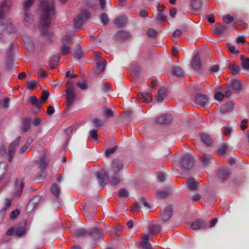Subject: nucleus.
Wrapping results in <instances>:
<instances>
[{"label":"nucleus","instance_id":"nucleus-1","mask_svg":"<svg viewBox=\"0 0 249 249\" xmlns=\"http://www.w3.org/2000/svg\"><path fill=\"white\" fill-rule=\"evenodd\" d=\"M40 25L43 27L48 26L51 19L55 13L53 0H42L40 4Z\"/></svg>","mask_w":249,"mask_h":249},{"label":"nucleus","instance_id":"nucleus-2","mask_svg":"<svg viewBox=\"0 0 249 249\" xmlns=\"http://www.w3.org/2000/svg\"><path fill=\"white\" fill-rule=\"evenodd\" d=\"M65 96L67 103L70 106L76 98V92L74 88V84L72 82H67V88L65 91Z\"/></svg>","mask_w":249,"mask_h":249},{"label":"nucleus","instance_id":"nucleus-3","mask_svg":"<svg viewBox=\"0 0 249 249\" xmlns=\"http://www.w3.org/2000/svg\"><path fill=\"white\" fill-rule=\"evenodd\" d=\"M90 16V13L86 9H82L81 12L74 19V24L76 28H80L83 23Z\"/></svg>","mask_w":249,"mask_h":249},{"label":"nucleus","instance_id":"nucleus-4","mask_svg":"<svg viewBox=\"0 0 249 249\" xmlns=\"http://www.w3.org/2000/svg\"><path fill=\"white\" fill-rule=\"evenodd\" d=\"M194 163V158L191 155L185 154L182 156L180 161L181 167L182 168L189 169L193 166Z\"/></svg>","mask_w":249,"mask_h":249},{"label":"nucleus","instance_id":"nucleus-5","mask_svg":"<svg viewBox=\"0 0 249 249\" xmlns=\"http://www.w3.org/2000/svg\"><path fill=\"white\" fill-rule=\"evenodd\" d=\"M123 167L124 164L122 160L117 159L113 160L111 164V169L109 174L112 175V173H113L114 175H117L123 168Z\"/></svg>","mask_w":249,"mask_h":249},{"label":"nucleus","instance_id":"nucleus-6","mask_svg":"<svg viewBox=\"0 0 249 249\" xmlns=\"http://www.w3.org/2000/svg\"><path fill=\"white\" fill-rule=\"evenodd\" d=\"M93 231H96L98 232V237H99L101 236V233L99 232L95 228L90 229L89 230H87L84 228H81L76 230L74 232L73 234L77 237H80V236H85L87 234H92L93 233Z\"/></svg>","mask_w":249,"mask_h":249},{"label":"nucleus","instance_id":"nucleus-7","mask_svg":"<svg viewBox=\"0 0 249 249\" xmlns=\"http://www.w3.org/2000/svg\"><path fill=\"white\" fill-rule=\"evenodd\" d=\"M13 55L12 48V47H10L6 52V59L5 61L6 68L8 71H11L13 68L14 60Z\"/></svg>","mask_w":249,"mask_h":249},{"label":"nucleus","instance_id":"nucleus-8","mask_svg":"<svg viewBox=\"0 0 249 249\" xmlns=\"http://www.w3.org/2000/svg\"><path fill=\"white\" fill-rule=\"evenodd\" d=\"M99 183L101 186L105 185L107 181L109 175L104 170L97 172L95 174Z\"/></svg>","mask_w":249,"mask_h":249},{"label":"nucleus","instance_id":"nucleus-9","mask_svg":"<svg viewBox=\"0 0 249 249\" xmlns=\"http://www.w3.org/2000/svg\"><path fill=\"white\" fill-rule=\"evenodd\" d=\"M195 101L196 105L200 107H204L208 102L206 95L202 94H196L195 97Z\"/></svg>","mask_w":249,"mask_h":249},{"label":"nucleus","instance_id":"nucleus-10","mask_svg":"<svg viewBox=\"0 0 249 249\" xmlns=\"http://www.w3.org/2000/svg\"><path fill=\"white\" fill-rule=\"evenodd\" d=\"M173 212V207L168 205L165 207L161 213V218L164 221H168L171 217Z\"/></svg>","mask_w":249,"mask_h":249},{"label":"nucleus","instance_id":"nucleus-11","mask_svg":"<svg viewBox=\"0 0 249 249\" xmlns=\"http://www.w3.org/2000/svg\"><path fill=\"white\" fill-rule=\"evenodd\" d=\"M21 139V138L20 137H18L9 145L8 154L9 156V161L10 162L12 160L13 156L15 152L16 148L18 146Z\"/></svg>","mask_w":249,"mask_h":249},{"label":"nucleus","instance_id":"nucleus-12","mask_svg":"<svg viewBox=\"0 0 249 249\" xmlns=\"http://www.w3.org/2000/svg\"><path fill=\"white\" fill-rule=\"evenodd\" d=\"M11 6V2L9 0H4L1 3V7L0 9V25H2L3 23L2 20L4 19V9H8Z\"/></svg>","mask_w":249,"mask_h":249},{"label":"nucleus","instance_id":"nucleus-13","mask_svg":"<svg viewBox=\"0 0 249 249\" xmlns=\"http://www.w3.org/2000/svg\"><path fill=\"white\" fill-rule=\"evenodd\" d=\"M171 116L169 114H164L156 119V121L158 123L161 124H167L171 121Z\"/></svg>","mask_w":249,"mask_h":249},{"label":"nucleus","instance_id":"nucleus-14","mask_svg":"<svg viewBox=\"0 0 249 249\" xmlns=\"http://www.w3.org/2000/svg\"><path fill=\"white\" fill-rule=\"evenodd\" d=\"M40 198L39 196H36L32 198L28 202L27 208L29 211H33L38 205Z\"/></svg>","mask_w":249,"mask_h":249},{"label":"nucleus","instance_id":"nucleus-15","mask_svg":"<svg viewBox=\"0 0 249 249\" xmlns=\"http://www.w3.org/2000/svg\"><path fill=\"white\" fill-rule=\"evenodd\" d=\"M40 198L39 196H36L32 198L28 202L27 208L29 211H33L38 205Z\"/></svg>","mask_w":249,"mask_h":249},{"label":"nucleus","instance_id":"nucleus-16","mask_svg":"<svg viewBox=\"0 0 249 249\" xmlns=\"http://www.w3.org/2000/svg\"><path fill=\"white\" fill-rule=\"evenodd\" d=\"M150 238V235L143 234L142 241L140 243V245L143 249H152L151 244L148 243V241Z\"/></svg>","mask_w":249,"mask_h":249},{"label":"nucleus","instance_id":"nucleus-17","mask_svg":"<svg viewBox=\"0 0 249 249\" xmlns=\"http://www.w3.org/2000/svg\"><path fill=\"white\" fill-rule=\"evenodd\" d=\"M137 98L141 101L149 103L152 101V95L149 92H139L137 94Z\"/></svg>","mask_w":249,"mask_h":249},{"label":"nucleus","instance_id":"nucleus-18","mask_svg":"<svg viewBox=\"0 0 249 249\" xmlns=\"http://www.w3.org/2000/svg\"><path fill=\"white\" fill-rule=\"evenodd\" d=\"M107 65L106 62L103 59L99 60L96 64L94 69V72L96 74H99L102 72L105 69V67Z\"/></svg>","mask_w":249,"mask_h":249},{"label":"nucleus","instance_id":"nucleus-19","mask_svg":"<svg viewBox=\"0 0 249 249\" xmlns=\"http://www.w3.org/2000/svg\"><path fill=\"white\" fill-rule=\"evenodd\" d=\"M33 20V17L30 12L29 11H25L23 19L24 25L26 26H28L32 23Z\"/></svg>","mask_w":249,"mask_h":249},{"label":"nucleus","instance_id":"nucleus-20","mask_svg":"<svg viewBox=\"0 0 249 249\" xmlns=\"http://www.w3.org/2000/svg\"><path fill=\"white\" fill-rule=\"evenodd\" d=\"M131 36V35L129 32L122 30L118 32L115 34L116 38L119 40L128 39Z\"/></svg>","mask_w":249,"mask_h":249},{"label":"nucleus","instance_id":"nucleus-21","mask_svg":"<svg viewBox=\"0 0 249 249\" xmlns=\"http://www.w3.org/2000/svg\"><path fill=\"white\" fill-rule=\"evenodd\" d=\"M157 8L158 10V13L157 15V19L160 21L165 20L166 18V15L163 11L164 6L158 4Z\"/></svg>","mask_w":249,"mask_h":249},{"label":"nucleus","instance_id":"nucleus-22","mask_svg":"<svg viewBox=\"0 0 249 249\" xmlns=\"http://www.w3.org/2000/svg\"><path fill=\"white\" fill-rule=\"evenodd\" d=\"M233 108V104L232 102H228L223 105L220 107V111L223 114H225L231 111Z\"/></svg>","mask_w":249,"mask_h":249},{"label":"nucleus","instance_id":"nucleus-23","mask_svg":"<svg viewBox=\"0 0 249 249\" xmlns=\"http://www.w3.org/2000/svg\"><path fill=\"white\" fill-rule=\"evenodd\" d=\"M114 23L118 27H123L126 23V17L120 16L114 19Z\"/></svg>","mask_w":249,"mask_h":249},{"label":"nucleus","instance_id":"nucleus-24","mask_svg":"<svg viewBox=\"0 0 249 249\" xmlns=\"http://www.w3.org/2000/svg\"><path fill=\"white\" fill-rule=\"evenodd\" d=\"M231 85L232 88L237 92L240 91L242 88L241 81L238 79L233 80L231 82Z\"/></svg>","mask_w":249,"mask_h":249},{"label":"nucleus","instance_id":"nucleus-25","mask_svg":"<svg viewBox=\"0 0 249 249\" xmlns=\"http://www.w3.org/2000/svg\"><path fill=\"white\" fill-rule=\"evenodd\" d=\"M192 66L196 70H198L200 69L201 63L198 55H196L194 57L192 62Z\"/></svg>","mask_w":249,"mask_h":249},{"label":"nucleus","instance_id":"nucleus-26","mask_svg":"<svg viewBox=\"0 0 249 249\" xmlns=\"http://www.w3.org/2000/svg\"><path fill=\"white\" fill-rule=\"evenodd\" d=\"M50 189L53 196L58 198L60 194V189L58 185L55 183H53Z\"/></svg>","mask_w":249,"mask_h":249},{"label":"nucleus","instance_id":"nucleus-27","mask_svg":"<svg viewBox=\"0 0 249 249\" xmlns=\"http://www.w3.org/2000/svg\"><path fill=\"white\" fill-rule=\"evenodd\" d=\"M205 226V225L201 220L197 219L191 224V228L193 230H198L203 228Z\"/></svg>","mask_w":249,"mask_h":249},{"label":"nucleus","instance_id":"nucleus-28","mask_svg":"<svg viewBox=\"0 0 249 249\" xmlns=\"http://www.w3.org/2000/svg\"><path fill=\"white\" fill-rule=\"evenodd\" d=\"M167 90L164 88H161L158 91L157 95V100L158 102H161L163 101L164 98L166 96Z\"/></svg>","mask_w":249,"mask_h":249},{"label":"nucleus","instance_id":"nucleus-29","mask_svg":"<svg viewBox=\"0 0 249 249\" xmlns=\"http://www.w3.org/2000/svg\"><path fill=\"white\" fill-rule=\"evenodd\" d=\"M202 141L207 145H210L212 143V139L210 136L206 133H202L200 135Z\"/></svg>","mask_w":249,"mask_h":249},{"label":"nucleus","instance_id":"nucleus-30","mask_svg":"<svg viewBox=\"0 0 249 249\" xmlns=\"http://www.w3.org/2000/svg\"><path fill=\"white\" fill-rule=\"evenodd\" d=\"M200 160L202 164L204 166H207L211 163L212 161V157L209 154H204L200 157Z\"/></svg>","mask_w":249,"mask_h":249},{"label":"nucleus","instance_id":"nucleus-31","mask_svg":"<svg viewBox=\"0 0 249 249\" xmlns=\"http://www.w3.org/2000/svg\"><path fill=\"white\" fill-rule=\"evenodd\" d=\"M187 184L188 188L192 191H195L197 189V182L193 178H189L187 180Z\"/></svg>","mask_w":249,"mask_h":249},{"label":"nucleus","instance_id":"nucleus-32","mask_svg":"<svg viewBox=\"0 0 249 249\" xmlns=\"http://www.w3.org/2000/svg\"><path fill=\"white\" fill-rule=\"evenodd\" d=\"M33 139L31 138H29L24 145L21 148L20 150V153H24L27 151L28 149L29 148L31 144L33 142Z\"/></svg>","mask_w":249,"mask_h":249},{"label":"nucleus","instance_id":"nucleus-33","mask_svg":"<svg viewBox=\"0 0 249 249\" xmlns=\"http://www.w3.org/2000/svg\"><path fill=\"white\" fill-rule=\"evenodd\" d=\"M161 227L159 225L153 224L149 228V232L151 234H155L160 232Z\"/></svg>","mask_w":249,"mask_h":249},{"label":"nucleus","instance_id":"nucleus-34","mask_svg":"<svg viewBox=\"0 0 249 249\" xmlns=\"http://www.w3.org/2000/svg\"><path fill=\"white\" fill-rule=\"evenodd\" d=\"M226 29V26L223 23H220L215 27V32L218 35L223 34Z\"/></svg>","mask_w":249,"mask_h":249},{"label":"nucleus","instance_id":"nucleus-35","mask_svg":"<svg viewBox=\"0 0 249 249\" xmlns=\"http://www.w3.org/2000/svg\"><path fill=\"white\" fill-rule=\"evenodd\" d=\"M230 70L233 74H237L240 72V67L234 64H230L228 66Z\"/></svg>","mask_w":249,"mask_h":249},{"label":"nucleus","instance_id":"nucleus-36","mask_svg":"<svg viewBox=\"0 0 249 249\" xmlns=\"http://www.w3.org/2000/svg\"><path fill=\"white\" fill-rule=\"evenodd\" d=\"M191 6L196 10L200 8L202 6V0H191Z\"/></svg>","mask_w":249,"mask_h":249},{"label":"nucleus","instance_id":"nucleus-37","mask_svg":"<svg viewBox=\"0 0 249 249\" xmlns=\"http://www.w3.org/2000/svg\"><path fill=\"white\" fill-rule=\"evenodd\" d=\"M142 205L144 207H146L147 209L150 208V206H149L148 203L145 200V198H142L141 199V201H140V202L137 204V206L135 208L136 210V211L139 210L140 209L141 206H142Z\"/></svg>","mask_w":249,"mask_h":249},{"label":"nucleus","instance_id":"nucleus-38","mask_svg":"<svg viewBox=\"0 0 249 249\" xmlns=\"http://www.w3.org/2000/svg\"><path fill=\"white\" fill-rule=\"evenodd\" d=\"M39 167L41 170H44L46 168L48 165V161L45 156H42L39 160Z\"/></svg>","mask_w":249,"mask_h":249},{"label":"nucleus","instance_id":"nucleus-39","mask_svg":"<svg viewBox=\"0 0 249 249\" xmlns=\"http://www.w3.org/2000/svg\"><path fill=\"white\" fill-rule=\"evenodd\" d=\"M111 178L110 183L111 184L115 185L119 183L120 181V178L118 175H114L112 173V175H109Z\"/></svg>","mask_w":249,"mask_h":249},{"label":"nucleus","instance_id":"nucleus-40","mask_svg":"<svg viewBox=\"0 0 249 249\" xmlns=\"http://www.w3.org/2000/svg\"><path fill=\"white\" fill-rule=\"evenodd\" d=\"M172 72L174 74L177 76H182L183 75V71L181 68L175 66L172 69Z\"/></svg>","mask_w":249,"mask_h":249},{"label":"nucleus","instance_id":"nucleus-41","mask_svg":"<svg viewBox=\"0 0 249 249\" xmlns=\"http://www.w3.org/2000/svg\"><path fill=\"white\" fill-rule=\"evenodd\" d=\"M30 127V120L28 118L24 119L22 123V130L24 132L27 131Z\"/></svg>","mask_w":249,"mask_h":249},{"label":"nucleus","instance_id":"nucleus-42","mask_svg":"<svg viewBox=\"0 0 249 249\" xmlns=\"http://www.w3.org/2000/svg\"><path fill=\"white\" fill-rule=\"evenodd\" d=\"M35 0H25L23 3V7L25 11H29V8L32 5Z\"/></svg>","mask_w":249,"mask_h":249},{"label":"nucleus","instance_id":"nucleus-43","mask_svg":"<svg viewBox=\"0 0 249 249\" xmlns=\"http://www.w3.org/2000/svg\"><path fill=\"white\" fill-rule=\"evenodd\" d=\"M169 194V191H158L157 192L156 195L159 198L161 199L166 197Z\"/></svg>","mask_w":249,"mask_h":249},{"label":"nucleus","instance_id":"nucleus-44","mask_svg":"<svg viewBox=\"0 0 249 249\" xmlns=\"http://www.w3.org/2000/svg\"><path fill=\"white\" fill-rule=\"evenodd\" d=\"M73 36V34L72 33H71L65 36L62 38V39L63 44L69 43L72 39Z\"/></svg>","mask_w":249,"mask_h":249},{"label":"nucleus","instance_id":"nucleus-45","mask_svg":"<svg viewBox=\"0 0 249 249\" xmlns=\"http://www.w3.org/2000/svg\"><path fill=\"white\" fill-rule=\"evenodd\" d=\"M30 101L32 105L35 106L36 108H39L40 107V106L39 104L38 100L36 96H31L30 98Z\"/></svg>","mask_w":249,"mask_h":249},{"label":"nucleus","instance_id":"nucleus-46","mask_svg":"<svg viewBox=\"0 0 249 249\" xmlns=\"http://www.w3.org/2000/svg\"><path fill=\"white\" fill-rule=\"evenodd\" d=\"M71 50V48L69 46H67L65 44H63L61 48V53L65 55L67 54Z\"/></svg>","mask_w":249,"mask_h":249},{"label":"nucleus","instance_id":"nucleus-47","mask_svg":"<svg viewBox=\"0 0 249 249\" xmlns=\"http://www.w3.org/2000/svg\"><path fill=\"white\" fill-rule=\"evenodd\" d=\"M49 96V93L46 90H43L42 92V95L40 98L41 102L42 103H45L48 99Z\"/></svg>","mask_w":249,"mask_h":249},{"label":"nucleus","instance_id":"nucleus-48","mask_svg":"<svg viewBox=\"0 0 249 249\" xmlns=\"http://www.w3.org/2000/svg\"><path fill=\"white\" fill-rule=\"evenodd\" d=\"M226 46L228 47L229 51L236 54H238L239 53V50H236L235 46L232 45L231 43H227Z\"/></svg>","mask_w":249,"mask_h":249},{"label":"nucleus","instance_id":"nucleus-49","mask_svg":"<svg viewBox=\"0 0 249 249\" xmlns=\"http://www.w3.org/2000/svg\"><path fill=\"white\" fill-rule=\"evenodd\" d=\"M37 82L35 80L29 81L27 82L26 87L29 89H32L36 86Z\"/></svg>","mask_w":249,"mask_h":249},{"label":"nucleus","instance_id":"nucleus-50","mask_svg":"<svg viewBox=\"0 0 249 249\" xmlns=\"http://www.w3.org/2000/svg\"><path fill=\"white\" fill-rule=\"evenodd\" d=\"M117 146H114L111 148H109L106 150L105 154L107 157L110 156L111 155L113 154L115 151L117 150Z\"/></svg>","mask_w":249,"mask_h":249},{"label":"nucleus","instance_id":"nucleus-51","mask_svg":"<svg viewBox=\"0 0 249 249\" xmlns=\"http://www.w3.org/2000/svg\"><path fill=\"white\" fill-rule=\"evenodd\" d=\"M100 19L104 25L107 24L109 20L108 16L106 13H103L100 16Z\"/></svg>","mask_w":249,"mask_h":249},{"label":"nucleus","instance_id":"nucleus-52","mask_svg":"<svg viewBox=\"0 0 249 249\" xmlns=\"http://www.w3.org/2000/svg\"><path fill=\"white\" fill-rule=\"evenodd\" d=\"M92 123L95 127H98L103 125L104 123V121L101 119L95 118L92 119Z\"/></svg>","mask_w":249,"mask_h":249},{"label":"nucleus","instance_id":"nucleus-53","mask_svg":"<svg viewBox=\"0 0 249 249\" xmlns=\"http://www.w3.org/2000/svg\"><path fill=\"white\" fill-rule=\"evenodd\" d=\"M229 175V172L227 169H223L219 171V176L222 179L226 178Z\"/></svg>","mask_w":249,"mask_h":249},{"label":"nucleus","instance_id":"nucleus-54","mask_svg":"<svg viewBox=\"0 0 249 249\" xmlns=\"http://www.w3.org/2000/svg\"><path fill=\"white\" fill-rule=\"evenodd\" d=\"M227 148V146L225 144H222L218 149V153L220 156H222L225 154Z\"/></svg>","mask_w":249,"mask_h":249},{"label":"nucleus","instance_id":"nucleus-55","mask_svg":"<svg viewBox=\"0 0 249 249\" xmlns=\"http://www.w3.org/2000/svg\"><path fill=\"white\" fill-rule=\"evenodd\" d=\"M25 232V229L23 228H18L15 230L14 234L18 236L22 235Z\"/></svg>","mask_w":249,"mask_h":249},{"label":"nucleus","instance_id":"nucleus-56","mask_svg":"<svg viewBox=\"0 0 249 249\" xmlns=\"http://www.w3.org/2000/svg\"><path fill=\"white\" fill-rule=\"evenodd\" d=\"M119 196L121 197H127L128 196V192L124 189H121L119 190Z\"/></svg>","mask_w":249,"mask_h":249},{"label":"nucleus","instance_id":"nucleus-57","mask_svg":"<svg viewBox=\"0 0 249 249\" xmlns=\"http://www.w3.org/2000/svg\"><path fill=\"white\" fill-rule=\"evenodd\" d=\"M104 113L107 117H112L114 115L113 110L110 108L105 110Z\"/></svg>","mask_w":249,"mask_h":249},{"label":"nucleus","instance_id":"nucleus-58","mask_svg":"<svg viewBox=\"0 0 249 249\" xmlns=\"http://www.w3.org/2000/svg\"><path fill=\"white\" fill-rule=\"evenodd\" d=\"M77 85L81 89H86L88 88V85L85 81L79 82Z\"/></svg>","mask_w":249,"mask_h":249},{"label":"nucleus","instance_id":"nucleus-59","mask_svg":"<svg viewBox=\"0 0 249 249\" xmlns=\"http://www.w3.org/2000/svg\"><path fill=\"white\" fill-rule=\"evenodd\" d=\"M20 211L18 209H16L12 211L10 214V218L11 219H14L19 214Z\"/></svg>","mask_w":249,"mask_h":249},{"label":"nucleus","instance_id":"nucleus-60","mask_svg":"<svg viewBox=\"0 0 249 249\" xmlns=\"http://www.w3.org/2000/svg\"><path fill=\"white\" fill-rule=\"evenodd\" d=\"M215 99L218 101H221L223 97H225L224 94L221 92L217 91L215 93Z\"/></svg>","mask_w":249,"mask_h":249},{"label":"nucleus","instance_id":"nucleus-61","mask_svg":"<svg viewBox=\"0 0 249 249\" xmlns=\"http://www.w3.org/2000/svg\"><path fill=\"white\" fill-rule=\"evenodd\" d=\"M242 65L244 69L246 70L249 69V58L244 59L242 61Z\"/></svg>","mask_w":249,"mask_h":249},{"label":"nucleus","instance_id":"nucleus-62","mask_svg":"<svg viewBox=\"0 0 249 249\" xmlns=\"http://www.w3.org/2000/svg\"><path fill=\"white\" fill-rule=\"evenodd\" d=\"M90 137L95 140L97 139V131L95 129H92L89 132Z\"/></svg>","mask_w":249,"mask_h":249},{"label":"nucleus","instance_id":"nucleus-63","mask_svg":"<svg viewBox=\"0 0 249 249\" xmlns=\"http://www.w3.org/2000/svg\"><path fill=\"white\" fill-rule=\"evenodd\" d=\"M157 34V32L154 29H149L147 31V35L150 37H154Z\"/></svg>","mask_w":249,"mask_h":249},{"label":"nucleus","instance_id":"nucleus-64","mask_svg":"<svg viewBox=\"0 0 249 249\" xmlns=\"http://www.w3.org/2000/svg\"><path fill=\"white\" fill-rule=\"evenodd\" d=\"M223 19L225 23H231L233 20V18L232 17L230 16V15H228L224 17Z\"/></svg>","mask_w":249,"mask_h":249}]
</instances>
